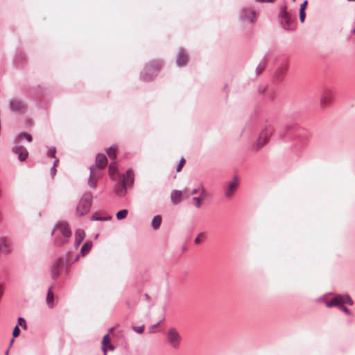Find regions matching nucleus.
<instances>
[{"label":"nucleus","mask_w":355,"mask_h":355,"mask_svg":"<svg viewBox=\"0 0 355 355\" xmlns=\"http://www.w3.org/2000/svg\"><path fill=\"white\" fill-rule=\"evenodd\" d=\"M14 343V338H12L10 341V347L12 346V343Z\"/></svg>","instance_id":"obj_50"},{"label":"nucleus","mask_w":355,"mask_h":355,"mask_svg":"<svg viewBox=\"0 0 355 355\" xmlns=\"http://www.w3.org/2000/svg\"><path fill=\"white\" fill-rule=\"evenodd\" d=\"M22 139H25L27 141L31 142L32 141V137L31 135L26 133L19 134L15 139L16 141H18Z\"/></svg>","instance_id":"obj_27"},{"label":"nucleus","mask_w":355,"mask_h":355,"mask_svg":"<svg viewBox=\"0 0 355 355\" xmlns=\"http://www.w3.org/2000/svg\"><path fill=\"white\" fill-rule=\"evenodd\" d=\"M79 257H80V254H78V255L77 256V257H76V260H78V258H79Z\"/></svg>","instance_id":"obj_55"},{"label":"nucleus","mask_w":355,"mask_h":355,"mask_svg":"<svg viewBox=\"0 0 355 355\" xmlns=\"http://www.w3.org/2000/svg\"><path fill=\"white\" fill-rule=\"evenodd\" d=\"M201 196L202 198L206 196V190L202 186L201 187Z\"/></svg>","instance_id":"obj_45"},{"label":"nucleus","mask_w":355,"mask_h":355,"mask_svg":"<svg viewBox=\"0 0 355 355\" xmlns=\"http://www.w3.org/2000/svg\"><path fill=\"white\" fill-rule=\"evenodd\" d=\"M293 1H295V0H293Z\"/></svg>","instance_id":"obj_58"},{"label":"nucleus","mask_w":355,"mask_h":355,"mask_svg":"<svg viewBox=\"0 0 355 355\" xmlns=\"http://www.w3.org/2000/svg\"><path fill=\"white\" fill-rule=\"evenodd\" d=\"M162 62L160 61H155L146 66L144 72L141 74V78L144 81H149L152 79L158 69L161 67Z\"/></svg>","instance_id":"obj_3"},{"label":"nucleus","mask_w":355,"mask_h":355,"mask_svg":"<svg viewBox=\"0 0 355 355\" xmlns=\"http://www.w3.org/2000/svg\"><path fill=\"white\" fill-rule=\"evenodd\" d=\"M10 109L15 112H21L25 110V105L22 101L19 99H13L10 102Z\"/></svg>","instance_id":"obj_12"},{"label":"nucleus","mask_w":355,"mask_h":355,"mask_svg":"<svg viewBox=\"0 0 355 355\" xmlns=\"http://www.w3.org/2000/svg\"><path fill=\"white\" fill-rule=\"evenodd\" d=\"M133 330L139 334H141L144 332V325H141V326H139V327H132Z\"/></svg>","instance_id":"obj_36"},{"label":"nucleus","mask_w":355,"mask_h":355,"mask_svg":"<svg viewBox=\"0 0 355 355\" xmlns=\"http://www.w3.org/2000/svg\"><path fill=\"white\" fill-rule=\"evenodd\" d=\"M12 152L18 155V159L21 162L26 160L28 155L27 149L22 146L16 145L12 148Z\"/></svg>","instance_id":"obj_11"},{"label":"nucleus","mask_w":355,"mask_h":355,"mask_svg":"<svg viewBox=\"0 0 355 355\" xmlns=\"http://www.w3.org/2000/svg\"><path fill=\"white\" fill-rule=\"evenodd\" d=\"M56 150L55 147H51L48 150L47 154L49 156H51L53 157H55V156Z\"/></svg>","instance_id":"obj_35"},{"label":"nucleus","mask_w":355,"mask_h":355,"mask_svg":"<svg viewBox=\"0 0 355 355\" xmlns=\"http://www.w3.org/2000/svg\"><path fill=\"white\" fill-rule=\"evenodd\" d=\"M256 17V13L254 10L249 8H243L240 12V19L245 21L253 22Z\"/></svg>","instance_id":"obj_9"},{"label":"nucleus","mask_w":355,"mask_h":355,"mask_svg":"<svg viewBox=\"0 0 355 355\" xmlns=\"http://www.w3.org/2000/svg\"><path fill=\"white\" fill-rule=\"evenodd\" d=\"M107 154L110 158H115L116 157V149L113 148L112 146L109 147L107 150Z\"/></svg>","instance_id":"obj_31"},{"label":"nucleus","mask_w":355,"mask_h":355,"mask_svg":"<svg viewBox=\"0 0 355 355\" xmlns=\"http://www.w3.org/2000/svg\"><path fill=\"white\" fill-rule=\"evenodd\" d=\"M115 193L119 196H123L127 192L126 183L125 180L118 182L114 188Z\"/></svg>","instance_id":"obj_16"},{"label":"nucleus","mask_w":355,"mask_h":355,"mask_svg":"<svg viewBox=\"0 0 355 355\" xmlns=\"http://www.w3.org/2000/svg\"><path fill=\"white\" fill-rule=\"evenodd\" d=\"M273 130L274 128L271 125L266 126L262 130L257 141V145L258 148H260L266 144V142L268 141V139L272 135Z\"/></svg>","instance_id":"obj_6"},{"label":"nucleus","mask_w":355,"mask_h":355,"mask_svg":"<svg viewBox=\"0 0 355 355\" xmlns=\"http://www.w3.org/2000/svg\"><path fill=\"white\" fill-rule=\"evenodd\" d=\"M286 69V65L279 67L275 71V77H277L279 79L282 78L285 74Z\"/></svg>","instance_id":"obj_25"},{"label":"nucleus","mask_w":355,"mask_h":355,"mask_svg":"<svg viewBox=\"0 0 355 355\" xmlns=\"http://www.w3.org/2000/svg\"><path fill=\"white\" fill-rule=\"evenodd\" d=\"M62 243H63V242H62H62H59V243H58V244H59V245H62Z\"/></svg>","instance_id":"obj_56"},{"label":"nucleus","mask_w":355,"mask_h":355,"mask_svg":"<svg viewBox=\"0 0 355 355\" xmlns=\"http://www.w3.org/2000/svg\"><path fill=\"white\" fill-rule=\"evenodd\" d=\"M46 303L49 308H53L54 306V295L53 293V286H51L47 292L46 295Z\"/></svg>","instance_id":"obj_21"},{"label":"nucleus","mask_w":355,"mask_h":355,"mask_svg":"<svg viewBox=\"0 0 355 355\" xmlns=\"http://www.w3.org/2000/svg\"><path fill=\"white\" fill-rule=\"evenodd\" d=\"M348 1H355V0H347Z\"/></svg>","instance_id":"obj_57"},{"label":"nucleus","mask_w":355,"mask_h":355,"mask_svg":"<svg viewBox=\"0 0 355 355\" xmlns=\"http://www.w3.org/2000/svg\"><path fill=\"white\" fill-rule=\"evenodd\" d=\"M275 0H256L257 2H272Z\"/></svg>","instance_id":"obj_47"},{"label":"nucleus","mask_w":355,"mask_h":355,"mask_svg":"<svg viewBox=\"0 0 355 355\" xmlns=\"http://www.w3.org/2000/svg\"><path fill=\"white\" fill-rule=\"evenodd\" d=\"M166 340L171 347L178 349L180 347L181 336L175 328H170L166 334Z\"/></svg>","instance_id":"obj_4"},{"label":"nucleus","mask_w":355,"mask_h":355,"mask_svg":"<svg viewBox=\"0 0 355 355\" xmlns=\"http://www.w3.org/2000/svg\"><path fill=\"white\" fill-rule=\"evenodd\" d=\"M279 19L280 24L284 29L286 31H293L294 29L293 22L291 19L286 6L281 9L279 14Z\"/></svg>","instance_id":"obj_5"},{"label":"nucleus","mask_w":355,"mask_h":355,"mask_svg":"<svg viewBox=\"0 0 355 355\" xmlns=\"http://www.w3.org/2000/svg\"><path fill=\"white\" fill-rule=\"evenodd\" d=\"M193 200L194 201V205L196 207L199 208L202 205V198L201 197H193Z\"/></svg>","instance_id":"obj_33"},{"label":"nucleus","mask_w":355,"mask_h":355,"mask_svg":"<svg viewBox=\"0 0 355 355\" xmlns=\"http://www.w3.org/2000/svg\"><path fill=\"white\" fill-rule=\"evenodd\" d=\"M107 163V159L104 154L98 153L96 157V166L97 168H103Z\"/></svg>","instance_id":"obj_17"},{"label":"nucleus","mask_w":355,"mask_h":355,"mask_svg":"<svg viewBox=\"0 0 355 355\" xmlns=\"http://www.w3.org/2000/svg\"><path fill=\"white\" fill-rule=\"evenodd\" d=\"M182 197V192L180 190H173L171 193V199L173 204H178L180 202Z\"/></svg>","instance_id":"obj_20"},{"label":"nucleus","mask_w":355,"mask_h":355,"mask_svg":"<svg viewBox=\"0 0 355 355\" xmlns=\"http://www.w3.org/2000/svg\"><path fill=\"white\" fill-rule=\"evenodd\" d=\"M108 347H109L110 349H112H112H114V347H113V345H110L108 346Z\"/></svg>","instance_id":"obj_51"},{"label":"nucleus","mask_w":355,"mask_h":355,"mask_svg":"<svg viewBox=\"0 0 355 355\" xmlns=\"http://www.w3.org/2000/svg\"><path fill=\"white\" fill-rule=\"evenodd\" d=\"M85 237V232L83 230H77L75 232V247H78Z\"/></svg>","instance_id":"obj_19"},{"label":"nucleus","mask_w":355,"mask_h":355,"mask_svg":"<svg viewBox=\"0 0 355 355\" xmlns=\"http://www.w3.org/2000/svg\"><path fill=\"white\" fill-rule=\"evenodd\" d=\"M90 176L88 179V185L92 189H94L96 187L98 180L100 177L99 174L94 171V166H91L90 168Z\"/></svg>","instance_id":"obj_14"},{"label":"nucleus","mask_w":355,"mask_h":355,"mask_svg":"<svg viewBox=\"0 0 355 355\" xmlns=\"http://www.w3.org/2000/svg\"><path fill=\"white\" fill-rule=\"evenodd\" d=\"M204 234L203 233H200L197 237L195 239L194 242L196 244H199L200 243V238L203 237Z\"/></svg>","instance_id":"obj_41"},{"label":"nucleus","mask_w":355,"mask_h":355,"mask_svg":"<svg viewBox=\"0 0 355 355\" xmlns=\"http://www.w3.org/2000/svg\"><path fill=\"white\" fill-rule=\"evenodd\" d=\"M239 184V178L234 176L233 180L228 183V185L225 191V196L226 197H231L233 196Z\"/></svg>","instance_id":"obj_10"},{"label":"nucleus","mask_w":355,"mask_h":355,"mask_svg":"<svg viewBox=\"0 0 355 355\" xmlns=\"http://www.w3.org/2000/svg\"><path fill=\"white\" fill-rule=\"evenodd\" d=\"M159 324V322H157V324H154V325L151 326L150 329V333H153V329H154V328H155V327H157Z\"/></svg>","instance_id":"obj_46"},{"label":"nucleus","mask_w":355,"mask_h":355,"mask_svg":"<svg viewBox=\"0 0 355 355\" xmlns=\"http://www.w3.org/2000/svg\"><path fill=\"white\" fill-rule=\"evenodd\" d=\"M11 243L6 237H0V251L3 254H9L11 252Z\"/></svg>","instance_id":"obj_13"},{"label":"nucleus","mask_w":355,"mask_h":355,"mask_svg":"<svg viewBox=\"0 0 355 355\" xmlns=\"http://www.w3.org/2000/svg\"><path fill=\"white\" fill-rule=\"evenodd\" d=\"M308 1L306 0L304 1L301 5H300V10L304 11L306 6H307Z\"/></svg>","instance_id":"obj_43"},{"label":"nucleus","mask_w":355,"mask_h":355,"mask_svg":"<svg viewBox=\"0 0 355 355\" xmlns=\"http://www.w3.org/2000/svg\"><path fill=\"white\" fill-rule=\"evenodd\" d=\"M62 265V261L61 259H58L52 266L51 268V276L53 279L58 277L60 270Z\"/></svg>","instance_id":"obj_18"},{"label":"nucleus","mask_w":355,"mask_h":355,"mask_svg":"<svg viewBox=\"0 0 355 355\" xmlns=\"http://www.w3.org/2000/svg\"><path fill=\"white\" fill-rule=\"evenodd\" d=\"M92 247V243L91 241H87L83 244L80 249V254L82 256H85L89 253V252L91 250V248Z\"/></svg>","instance_id":"obj_22"},{"label":"nucleus","mask_w":355,"mask_h":355,"mask_svg":"<svg viewBox=\"0 0 355 355\" xmlns=\"http://www.w3.org/2000/svg\"><path fill=\"white\" fill-rule=\"evenodd\" d=\"M265 67H266V61L265 60H262L259 64V65L257 66V67L256 69L257 74V75L260 74L263 71V69H265Z\"/></svg>","instance_id":"obj_30"},{"label":"nucleus","mask_w":355,"mask_h":355,"mask_svg":"<svg viewBox=\"0 0 355 355\" xmlns=\"http://www.w3.org/2000/svg\"><path fill=\"white\" fill-rule=\"evenodd\" d=\"M188 60V56L185 51L180 49L176 58V64L179 67L184 66Z\"/></svg>","instance_id":"obj_15"},{"label":"nucleus","mask_w":355,"mask_h":355,"mask_svg":"<svg viewBox=\"0 0 355 355\" xmlns=\"http://www.w3.org/2000/svg\"><path fill=\"white\" fill-rule=\"evenodd\" d=\"M352 32L355 34V28L352 30Z\"/></svg>","instance_id":"obj_54"},{"label":"nucleus","mask_w":355,"mask_h":355,"mask_svg":"<svg viewBox=\"0 0 355 355\" xmlns=\"http://www.w3.org/2000/svg\"><path fill=\"white\" fill-rule=\"evenodd\" d=\"M18 327L19 326H21L24 329H27V325H26V320H24V318H21V317H19L17 320V324Z\"/></svg>","instance_id":"obj_32"},{"label":"nucleus","mask_w":355,"mask_h":355,"mask_svg":"<svg viewBox=\"0 0 355 355\" xmlns=\"http://www.w3.org/2000/svg\"><path fill=\"white\" fill-rule=\"evenodd\" d=\"M59 162V159H56L55 161H54V163H53V166H55L57 165V164Z\"/></svg>","instance_id":"obj_49"},{"label":"nucleus","mask_w":355,"mask_h":355,"mask_svg":"<svg viewBox=\"0 0 355 355\" xmlns=\"http://www.w3.org/2000/svg\"><path fill=\"white\" fill-rule=\"evenodd\" d=\"M306 14L304 11L300 10V19L302 23L304 21Z\"/></svg>","instance_id":"obj_40"},{"label":"nucleus","mask_w":355,"mask_h":355,"mask_svg":"<svg viewBox=\"0 0 355 355\" xmlns=\"http://www.w3.org/2000/svg\"><path fill=\"white\" fill-rule=\"evenodd\" d=\"M123 180H125V182H130V183H133L134 181V173L133 171L131 169H128L126 171L125 175L123 176Z\"/></svg>","instance_id":"obj_26"},{"label":"nucleus","mask_w":355,"mask_h":355,"mask_svg":"<svg viewBox=\"0 0 355 355\" xmlns=\"http://www.w3.org/2000/svg\"><path fill=\"white\" fill-rule=\"evenodd\" d=\"M182 196L184 197L185 198H188L191 196V193H189L187 189H184L183 191H182Z\"/></svg>","instance_id":"obj_42"},{"label":"nucleus","mask_w":355,"mask_h":355,"mask_svg":"<svg viewBox=\"0 0 355 355\" xmlns=\"http://www.w3.org/2000/svg\"><path fill=\"white\" fill-rule=\"evenodd\" d=\"M198 192V190L197 189H194L191 191V195L196 194Z\"/></svg>","instance_id":"obj_48"},{"label":"nucleus","mask_w":355,"mask_h":355,"mask_svg":"<svg viewBox=\"0 0 355 355\" xmlns=\"http://www.w3.org/2000/svg\"><path fill=\"white\" fill-rule=\"evenodd\" d=\"M55 173H56V168L55 166H52L51 168V174L52 178H53L55 176Z\"/></svg>","instance_id":"obj_44"},{"label":"nucleus","mask_w":355,"mask_h":355,"mask_svg":"<svg viewBox=\"0 0 355 355\" xmlns=\"http://www.w3.org/2000/svg\"><path fill=\"white\" fill-rule=\"evenodd\" d=\"M162 220V218L160 215H156L155 216H154L151 222L152 227L154 230H157L160 227Z\"/></svg>","instance_id":"obj_23"},{"label":"nucleus","mask_w":355,"mask_h":355,"mask_svg":"<svg viewBox=\"0 0 355 355\" xmlns=\"http://www.w3.org/2000/svg\"><path fill=\"white\" fill-rule=\"evenodd\" d=\"M109 173L112 179L114 180L118 175V169L116 163H111L109 166Z\"/></svg>","instance_id":"obj_24"},{"label":"nucleus","mask_w":355,"mask_h":355,"mask_svg":"<svg viewBox=\"0 0 355 355\" xmlns=\"http://www.w3.org/2000/svg\"><path fill=\"white\" fill-rule=\"evenodd\" d=\"M334 98V92L331 89L326 88L323 90L321 98H320V105L322 106H326L329 103H330Z\"/></svg>","instance_id":"obj_8"},{"label":"nucleus","mask_w":355,"mask_h":355,"mask_svg":"<svg viewBox=\"0 0 355 355\" xmlns=\"http://www.w3.org/2000/svg\"><path fill=\"white\" fill-rule=\"evenodd\" d=\"M184 163H185V159L184 158H182L180 160V162H179V163H178V164L177 166V168H176V171L178 172L180 171L182 169V168L183 165L184 164Z\"/></svg>","instance_id":"obj_37"},{"label":"nucleus","mask_w":355,"mask_h":355,"mask_svg":"<svg viewBox=\"0 0 355 355\" xmlns=\"http://www.w3.org/2000/svg\"><path fill=\"white\" fill-rule=\"evenodd\" d=\"M339 309H340L341 311H343L345 313H346L347 315H351L352 313L351 311L346 307L344 305L341 306Z\"/></svg>","instance_id":"obj_39"},{"label":"nucleus","mask_w":355,"mask_h":355,"mask_svg":"<svg viewBox=\"0 0 355 355\" xmlns=\"http://www.w3.org/2000/svg\"><path fill=\"white\" fill-rule=\"evenodd\" d=\"M344 304H348L349 305H353L354 301L349 295L345 293L340 295H336L331 300L325 302L326 306L328 308L332 306H338L340 308Z\"/></svg>","instance_id":"obj_2"},{"label":"nucleus","mask_w":355,"mask_h":355,"mask_svg":"<svg viewBox=\"0 0 355 355\" xmlns=\"http://www.w3.org/2000/svg\"><path fill=\"white\" fill-rule=\"evenodd\" d=\"M9 354V349H7L5 352V355H8Z\"/></svg>","instance_id":"obj_52"},{"label":"nucleus","mask_w":355,"mask_h":355,"mask_svg":"<svg viewBox=\"0 0 355 355\" xmlns=\"http://www.w3.org/2000/svg\"><path fill=\"white\" fill-rule=\"evenodd\" d=\"M145 297H146V298H147V299H148V298H149V295H148L147 293H146V294H145Z\"/></svg>","instance_id":"obj_53"},{"label":"nucleus","mask_w":355,"mask_h":355,"mask_svg":"<svg viewBox=\"0 0 355 355\" xmlns=\"http://www.w3.org/2000/svg\"><path fill=\"white\" fill-rule=\"evenodd\" d=\"M128 211L127 209H121V210H119L116 213V216L118 220H122V219L126 218V216H128Z\"/></svg>","instance_id":"obj_28"},{"label":"nucleus","mask_w":355,"mask_h":355,"mask_svg":"<svg viewBox=\"0 0 355 355\" xmlns=\"http://www.w3.org/2000/svg\"><path fill=\"white\" fill-rule=\"evenodd\" d=\"M58 233L61 234L65 238H69L71 236V231L67 222H59L55 225L52 234L56 235Z\"/></svg>","instance_id":"obj_7"},{"label":"nucleus","mask_w":355,"mask_h":355,"mask_svg":"<svg viewBox=\"0 0 355 355\" xmlns=\"http://www.w3.org/2000/svg\"><path fill=\"white\" fill-rule=\"evenodd\" d=\"M110 342V338L109 335L106 334L103 336V341H102V349L104 352V355H106L107 349H106V345Z\"/></svg>","instance_id":"obj_29"},{"label":"nucleus","mask_w":355,"mask_h":355,"mask_svg":"<svg viewBox=\"0 0 355 355\" xmlns=\"http://www.w3.org/2000/svg\"><path fill=\"white\" fill-rule=\"evenodd\" d=\"M20 334V329L18 327V325H16L13 329L12 335L14 337H17Z\"/></svg>","instance_id":"obj_38"},{"label":"nucleus","mask_w":355,"mask_h":355,"mask_svg":"<svg viewBox=\"0 0 355 355\" xmlns=\"http://www.w3.org/2000/svg\"><path fill=\"white\" fill-rule=\"evenodd\" d=\"M111 218V216L108 217H96L95 216H92L91 217L92 220H107Z\"/></svg>","instance_id":"obj_34"},{"label":"nucleus","mask_w":355,"mask_h":355,"mask_svg":"<svg viewBox=\"0 0 355 355\" xmlns=\"http://www.w3.org/2000/svg\"><path fill=\"white\" fill-rule=\"evenodd\" d=\"M92 205V196L90 192H85L79 200L76 208V215L82 217L87 214Z\"/></svg>","instance_id":"obj_1"}]
</instances>
